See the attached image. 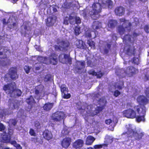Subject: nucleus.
Here are the masks:
<instances>
[{"mask_svg":"<svg viewBox=\"0 0 149 149\" xmlns=\"http://www.w3.org/2000/svg\"><path fill=\"white\" fill-rule=\"evenodd\" d=\"M113 7V2L111 0H105L101 4L99 3H94L92 6V9L89 11V14L93 19H97L99 17L102 8L111 9Z\"/></svg>","mask_w":149,"mask_h":149,"instance_id":"obj_1","label":"nucleus"},{"mask_svg":"<svg viewBox=\"0 0 149 149\" xmlns=\"http://www.w3.org/2000/svg\"><path fill=\"white\" fill-rule=\"evenodd\" d=\"M3 89L6 93L11 97H20L22 94L21 90L17 88L16 85L14 82L4 85Z\"/></svg>","mask_w":149,"mask_h":149,"instance_id":"obj_2","label":"nucleus"},{"mask_svg":"<svg viewBox=\"0 0 149 149\" xmlns=\"http://www.w3.org/2000/svg\"><path fill=\"white\" fill-rule=\"evenodd\" d=\"M56 43L59 45H56L54 46V49L56 51L66 52L70 48V43L67 40H61L60 39L58 38L56 39Z\"/></svg>","mask_w":149,"mask_h":149,"instance_id":"obj_3","label":"nucleus"},{"mask_svg":"<svg viewBox=\"0 0 149 149\" xmlns=\"http://www.w3.org/2000/svg\"><path fill=\"white\" fill-rule=\"evenodd\" d=\"M120 24L123 23L122 25H119L117 27V31L118 33L121 35H123L125 32V29L128 28H130L132 24L128 20H126L124 18L119 19Z\"/></svg>","mask_w":149,"mask_h":149,"instance_id":"obj_4","label":"nucleus"},{"mask_svg":"<svg viewBox=\"0 0 149 149\" xmlns=\"http://www.w3.org/2000/svg\"><path fill=\"white\" fill-rule=\"evenodd\" d=\"M134 108L139 114V116H137L136 115V117L135 118H136V121L139 123L141 121L144 122L145 117L146 114L145 107L137 105L134 107Z\"/></svg>","mask_w":149,"mask_h":149,"instance_id":"obj_5","label":"nucleus"},{"mask_svg":"<svg viewBox=\"0 0 149 149\" xmlns=\"http://www.w3.org/2000/svg\"><path fill=\"white\" fill-rule=\"evenodd\" d=\"M17 71L16 68L13 67L11 68L9 70L8 72L6 73L4 76L5 80L8 81L10 79V78L13 80H16L18 77Z\"/></svg>","mask_w":149,"mask_h":149,"instance_id":"obj_6","label":"nucleus"},{"mask_svg":"<svg viewBox=\"0 0 149 149\" xmlns=\"http://www.w3.org/2000/svg\"><path fill=\"white\" fill-rule=\"evenodd\" d=\"M65 117V115L63 112L56 111L52 114L51 119L54 122H58L64 119Z\"/></svg>","mask_w":149,"mask_h":149,"instance_id":"obj_7","label":"nucleus"},{"mask_svg":"<svg viewBox=\"0 0 149 149\" xmlns=\"http://www.w3.org/2000/svg\"><path fill=\"white\" fill-rule=\"evenodd\" d=\"M123 114L125 117L128 118L133 119L136 117V113L133 109L129 108L124 111Z\"/></svg>","mask_w":149,"mask_h":149,"instance_id":"obj_8","label":"nucleus"},{"mask_svg":"<svg viewBox=\"0 0 149 149\" xmlns=\"http://www.w3.org/2000/svg\"><path fill=\"white\" fill-rule=\"evenodd\" d=\"M57 17L55 15H52L48 17L45 19V24L48 27L53 26L56 23Z\"/></svg>","mask_w":149,"mask_h":149,"instance_id":"obj_9","label":"nucleus"},{"mask_svg":"<svg viewBox=\"0 0 149 149\" xmlns=\"http://www.w3.org/2000/svg\"><path fill=\"white\" fill-rule=\"evenodd\" d=\"M138 72L137 69L132 66L128 67L125 71V74L130 77L132 76Z\"/></svg>","mask_w":149,"mask_h":149,"instance_id":"obj_10","label":"nucleus"},{"mask_svg":"<svg viewBox=\"0 0 149 149\" xmlns=\"http://www.w3.org/2000/svg\"><path fill=\"white\" fill-rule=\"evenodd\" d=\"M58 54L55 52L51 53L49 57L50 63L52 65H56L58 63Z\"/></svg>","mask_w":149,"mask_h":149,"instance_id":"obj_11","label":"nucleus"},{"mask_svg":"<svg viewBox=\"0 0 149 149\" xmlns=\"http://www.w3.org/2000/svg\"><path fill=\"white\" fill-rule=\"evenodd\" d=\"M114 12L116 15L119 16H123L125 12V8L121 6H117L114 10Z\"/></svg>","mask_w":149,"mask_h":149,"instance_id":"obj_12","label":"nucleus"},{"mask_svg":"<svg viewBox=\"0 0 149 149\" xmlns=\"http://www.w3.org/2000/svg\"><path fill=\"white\" fill-rule=\"evenodd\" d=\"M90 106L86 104H84L82 105V107L78 109V110L80 111V113L81 114L83 115L86 113H88L89 112L91 113V112L90 111L89 108Z\"/></svg>","mask_w":149,"mask_h":149,"instance_id":"obj_13","label":"nucleus"},{"mask_svg":"<svg viewBox=\"0 0 149 149\" xmlns=\"http://www.w3.org/2000/svg\"><path fill=\"white\" fill-rule=\"evenodd\" d=\"M42 135L43 138L47 141L52 139L53 137L52 132L47 129L43 131L42 132Z\"/></svg>","mask_w":149,"mask_h":149,"instance_id":"obj_14","label":"nucleus"},{"mask_svg":"<svg viewBox=\"0 0 149 149\" xmlns=\"http://www.w3.org/2000/svg\"><path fill=\"white\" fill-rule=\"evenodd\" d=\"M136 49L134 46H129L126 50L125 54L130 56H134L136 53Z\"/></svg>","mask_w":149,"mask_h":149,"instance_id":"obj_15","label":"nucleus"},{"mask_svg":"<svg viewBox=\"0 0 149 149\" xmlns=\"http://www.w3.org/2000/svg\"><path fill=\"white\" fill-rule=\"evenodd\" d=\"M71 142V139L69 137H65L61 141L62 146L64 148L67 149L70 145Z\"/></svg>","mask_w":149,"mask_h":149,"instance_id":"obj_16","label":"nucleus"},{"mask_svg":"<svg viewBox=\"0 0 149 149\" xmlns=\"http://www.w3.org/2000/svg\"><path fill=\"white\" fill-rule=\"evenodd\" d=\"M137 101L140 104L143 105L142 107H144V105L146 104L148 102V99L143 95L139 96L137 98ZM141 106L142 107V106Z\"/></svg>","mask_w":149,"mask_h":149,"instance_id":"obj_17","label":"nucleus"},{"mask_svg":"<svg viewBox=\"0 0 149 149\" xmlns=\"http://www.w3.org/2000/svg\"><path fill=\"white\" fill-rule=\"evenodd\" d=\"M84 143V141L82 140L78 139L74 142L73 144V147L76 149H80L82 147Z\"/></svg>","mask_w":149,"mask_h":149,"instance_id":"obj_18","label":"nucleus"},{"mask_svg":"<svg viewBox=\"0 0 149 149\" xmlns=\"http://www.w3.org/2000/svg\"><path fill=\"white\" fill-rule=\"evenodd\" d=\"M44 86L42 84H40L35 86L34 93L37 95H39L44 91Z\"/></svg>","mask_w":149,"mask_h":149,"instance_id":"obj_19","label":"nucleus"},{"mask_svg":"<svg viewBox=\"0 0 149 149\" xmlns=\"http://www.w3.org/2000/svg\"><path fill=\"white\" fill-rule=\"evenodd\" d=\"M135 130L131 128H129L126 132H123V135H126L128 138H132L134 136Z\"/></svg>","mask_w":149,"mask_h":149,"instance_id":"obj_20","label":"nucleus"},{"mask_svg":"<svg viewBox=\"0 0 149 149\" xmlns=\"http://www.w3.org/2000/svg\"><path fill=\"white\" fill-rule=\"evenodd\" d=\"M91 27L94 31L100 29L102 28V23L99 21H95L93 22Z\"/></svg>","mask_w":149,"mask_h":149,"instance_id":"obj_21","label":"nucleus"},{"mask_svg":"<svg viewBox=\"0 0 149 149\" xmlns=\"http://www.w3.org/2000/svg\"><path fill=\"white\" fill-rule=\"evenodd\" d=\"M26 102L29 105H30L31 109L33 106V105L36 103V102L33 98V96L31 95L29 97L26 99Z\"/></svg>","mask_w":149,"mask_h":149,"instance_id":"obj_22","label":"nucleus"},{"mask_svg":"<svg viewBox=\"0 0 149 149\" xmlns=\"http://www.w3.org/2000/svg\"><path fill=\"white\" fill-rule=\"evenodd\" d=\"M144 133L143 132H138L137 131L135 130L134 137L135 140L139 141L141 140L143 136Z\"/></svg>","mask_w":149,"mask_h":149,"instance_id":"obj_23","label":"nucleus"},{"mask_svg":"<svg viewBox=\"0 0 149 149\" xmlns=\"http://www.w3.org/2000/svg\"><path fill=\"white\" fill-rule=\"evenodd\" d=\"M117 24V21L116 20L114 19L109 20L107 23L108 27L111 29L115 28Z\"/></svg>","mask_w":149,"mask_h":149,"instance_id":"obj_24","label":"nucleus"},{"mask_svg":"<svg viewBox=\"0 0 149 149\" xmlns=\"http://www.w3.org/2000/svg\"><path fill=\"white\" fill-rule=\"evenodd\" d=\"M95 140V138L91 135L88 136L86 138L85 144L86 145H91Z\"/></svg>","mask_w":149,"mask_h":149,"instance_id":"obj_25","label":"nucleus"},{"mask_svg":"<svg viewBox=\"0 0 149 149\" xmlns=\"http://www.w3.org/2000/svg\"><path fill=\"white\" fill-rule=\"evenodd\" d=\"M76 45L78 48L81 49H84L86 47L85 44L82 40H78Z\"/></svg>","mask_w":149,"mask_h":149,"instance_id":"obj_26","label":"nucleus"},{"mask_svg":"<svg viewBox=\"0 0 149 149\" xmlns=\"http://www.w3.org/2000/svg\"><path fill=\"white\" fill-rule=\"evenodd\" d=\"M9 100L10 102L9 104V108L12 110L16 109L17 106V103L15 100H12L10 99Z\"/></svg>","mask_w":149,"mask_h":149,"instance_id":"obj_27","label":"nucleus"},{"mask_svg":"<svg viewBox=\"0 0 149 149\" xmlns=\"http://www.w3.org/2000/svg\"><path fill=\"white\" fill-rule=\"evenodd\" d=\"M53 104L48 102L45 103L42 107L43 110L47 111L50 110L53 106Z\"/></svg>","mask_w":149,"mask_h":149,"instance_id":"obj_28","label":"nucleus"},{"mask_svg":"<svg viewBox=\"0 0 149 149\" xmlns=\"http://www.w3.org/2000/svg\"><path fill=\"white\" fill-rule=\"evenodd\" d=\"M103 109L102 107H97L96 108L94 111L91 112V115L92 116H93L99 113L100 111H102Z\"/></svg>","mask_w":149,"mask_h":149,"instance_id":"obj_29","label":"nucleus"},{"mask_svg":"<svg viewBox=\"0 0 149 149\" xmlns=\"http://www.w3.org/2000/svg\"><path fill=\"white\" fill-rule=\"evenodd\" d=\"M61 94L68 93L69 91L68 88L65 84H62L60 86Z\"/></svg>","mask_w":149,"mask_h":149,"instance_id":"obj_30","label":"nucleus"},{"mask_svg":"<svg viewBox=\"0 0 149 149\" xmlns=\"http://www.w3.org/2000/svg\"><path fill=\"white\" fill-rule=\"evenodd\" d=\"M68 20L70 24L74 25L75 24V17L70 15L68 17Z\"/></svg>","mask_w":149,"mask_h":149,"instance_id":"obj_31","label":"nucleus"},{"mask_svg":"<svg viewBox=\"0 0 149 149\" xmlns=\"http://www.w3.org/2000/svg\"><path fill=\"white\" fill-rule=\"evenodd\" d=\"M123 39L124 41H131V36L129 34L125 35L123 38Z\"/></svg>","mask_w":149,"mask_h":149,"instance_id":"obj_32","label":"nucleus"},{"mask_svg":"<svg viewBox=\"0 0 149 149\" xmlns=\"http://www.w3.org/2000/svg\"><path fill=\"white\" fill-rule=\"evenodd\" d=\"M74 34L76 36L78 35L80 33V27L76 26L74 29Z\"/></svg>","mask_w":149,"mask_h":149,"instance_id":"obj_33","label":"nucleus"},{"mask_svg":"<svg viewBox=\"0 0 149 149\" xmlns=\"http://www.w3.org/2000/svg\"><path fill=\"white\" fill-rule=\"evenodd\" d=\"M87 44L91 48L94 47H95V42L91 40H88L87 42Z\"/></svg>","mask_w":149,"mask_h":149,"instance_id":"obj_34","label":"nucleus"},{"mask_svg":"<svg viewBox=\"0 0 149 149\" xmlns=\"http://www.w3.org/2000/svg\"><path fill=\"white\" fill-rule=\"evenodd\" d=\"M105 123L107 125H109L111 123V125L113 124V125L115 126L116 125V124L117 123V121L115 123L113 121H112L111 119H108L106 120L105 121Z\"/></svg>","mask_w":149,"mask_h":149,"instance_id":"obj_35","label":"nucleus"},{"mask_svg":"<svg viewBox=\"0 0 149 149\" xmlns=\"http://www.w3.org/2000/svg\"><path fill=\"white\" fill-rule=\"evenodd\" d=\"M2 138L4 142L7 143L9 141V139L8 137V135L6 134L3 135Z\"/></svg>","mask_w":149,"mask_h":149,"instance_id":"obj_36","label":"nucleus"},{"mask_svg":"<svg viewBox=\"0 0 149 149\" xmlns=\"http://www.w3.org/2000/svg\"><path fill=\"white\" fill-rule=\"evenodd\" d=\"M132 63L138 65L139 63V59L137 58L133 57L132 59Z\"/></svg>","mask_w":149,"mask_h":149,"instance_id":"obj_37","label":"nucleus"},{"mask_svg":"<svg viewBox=\"0 0 149 149\" xmlns=\"http://www.w3.org/2000/svg\"><path fill=\"white\" fill-rule=\"evenodd\" d=\"M29 134L31 136H36V134L34 130L30 128L29 131Z\"/></svg>","mask_w":149,"mask_h":149,"instance_id":"obj_38","label":"nucleus"},{"mask_svg":"<svg viewBox=\"0 0 149 149\" xmlns=\"http://www.w3.org/2000/svg\"><path fill=\"white\" fill-rule=\"evenodd\" d=\"M66 93H64L62 94L63 96V98L65 99H68L71 97V95L70 93L66 94Z\"/></svg>","mask_w":149,"mask_h":149,"instance_id":"obj_39","label":"nucleus"},{"mask_svg":"<svg viewBox=\"0 0 149 149\" xmlns=\"http://www.w3.org/2000/svg\"><path fill=\"white\" fill-rule=\"evenodd\" d=\"M143 29L146 32L149 33V24L145 25Z\"/></svg>","mask_w":149,"mask_h":149,"instance_id":"obj_40","label":"nucleus"},{"mask_svg":"<svg viewBox=\"0 0 149 149\" xmlns=\"http://www.w3.org/2000/svg\"><path fill=\"white\" fill-rule=\"evenodd\" d=\"M88 73L89 74L93 76H96L97 75V72H96L94 70H90L88 72Z\"/></svg>","mask_w":149,"mask_h":149,"instance_id":"obj_41","label":"nucleus"},{"mask_svg":"<svg viewBox=\"0 0 149 149\" xmlns=\"http://www.w3.org/2000/svg\"><path fill=\"white\" fill-rule=\"evenodd\" d=\"M121 94L120 92L118 90H116L113 92V95L116 97H118Z\"/></svg>","mask_w":149,"mask_h":149,"instance_id":"obj_42","label":"nucleus"},{"mask_svg":"<svg viewBox=\"0 0 149 149\" xmlns=\"http://www.w3.org/2000/svg\"><path fill=\"white\" fill-rule=\"evenodd\" d=\"M75 24H80L81 23V20L79 17L77 16L75 17Z\"/></svg>","mask_w":149,"mask_h":149,"instance_id":"obj_43","label":"nucleus"},{"mask_svg":"<svg viewBox=\"0 0 149 149\" xmlns=\"http://www.w3.org/2000/svg\"><path fill=\"white\" fill-rule=\"evenodd\" d=\"M81 65L82 66L81 68L79 67L77 68V69L79 70H81L83 68H84L85 65V62L84 61H83L81 62Z\"/></svg>","mask_w":149,"mask_h":149,"instance_id":"obj_44","label":"nucleus"},{"mask_svg":"<svg viewBox=\"0 0 149 149\" xmlns=\"http://www.w3.org/2000/svg\"><path fill=\"white\" fill-rule=\"evenodd\" d=\"M51 79V76L49 74H47L45 77V79L46 81H50Z\"/></svg>","mask_w":149,"mask_h":149,"instance_id":"obj_45","label":"nucleus"},{"mask_svg":"<svg viewBox=\"0 0 149 149\" xmlns=\"http://www.w3.org/2000/svg\"><path fill=\"white\" fill-rule=\"evenodd\" d=\"M24 69L26 72L27 74H28L29 73L30 70V68L29 66L26 65L24 67Z\"/></svg>","mask_w":149,"mask_h":149,"instance_id":"obj_46","label":"nucleus"},{"mask_svg":"<svg viewBox=\"0 0 149 149\" xmlns=\"http://www.w3.org/2000/svg\"><path fill=\"white\" fill-rule=\"evenodd\" d=\"M102 148V144H97L93 146V148L95 149H100Z\"/></svg>","mask_w":149,"mask_h":149,"instance_id":"obj_47","label":"nucleus"},{"mask_svg":"<svg viewBox=\"0 0 149 149\" xmlns=\"http://www.w3.org/2000/svg\"><path fill=\"white\" fill-rule=\"evenodd\" d=\"M52 8L53 12L55 13L58 11L57 8H59V7L56 5H54L52 6Z\"/></svg>","mask_w":149,"mask_h":149,"instance_id":"obj_48","label":"nucleus"},{"mask_svg":"<svg viewBox=\"0 0 149 149\" xmlns=\"http://www.w3.org/2000/svg\"><path fill=\"white\" fill-rule=\"evenodd\" d=\"M145 93L146 96L149 98V87H148L146 88Z\"/></svg>","mask_w":149,"mask_h":149,"instance_id":"obj_49","label":"nucleus"},{"mask_svg":"<svg viewBox=\"0 0 149 149\" xmlns=\"http://www.w3.org/2000/svg\"><path fill=\"white\" fill-rule=\"evenodd\" d=\"M5 127L2 123H0V131L2 132L5 129Z\"/></svg>","mask_w":149,"mask_h":149,"instance_id":"obj_50","label":"nucleus"},{"mask_svg":"<svg viewBox=\"0 0 149 149\" xmlns=\"http://www.w3.org/2000/svg\"><path fill=\"white\" fill-rule=\"evenodd\" d=\"M86 63L88 66L92 67V61L90 60H88L86 61Z\"/></svg>","mask_w":149,"mask_h":149,"instance_id":"obj_51","label":"nucleus"},{"mask_svg":"<svg viewBox=\"0 0 149 149\" xmlns=\"http://www.w3.org/2000/svg\"><path fill=\"white\" fill-rule=\"evenodd\" d=\"M103 75V74L100 71L98 73H97V75L96 76H97V78H100Z\"/></svg>","mask_w":149,"mask_h":149,"instance_id":"obj_52","label":"nucleus"},{"mask_svg":"<svg viewBox=\"0 0 149 149\" xmlns=\"http://www.w3.org/2000/svg\"><path fill=\"white\" fill-rule=\"evenodd\" d=\"M10 143L11 144L13 145L15 147L18 144L17 143L16 141L15 140H13L11 141Z\"/></svg>","mask_w":149,"mask_h":149,"instance_id":"obj_53","label":"nucleus"},{"mask_svg":"<svg viewBox=\"0 0 149 149\" xmlns=\"http://www.w3.org/2000/svg\"><path fill=\"white\" fill-rule=\"evenodd\" d=\"M62 55H63L62 54H61L59 55V56H58L59 60L61 62H62V63H66V64L67 63L66 62L64 63V62H62V60L63 59V58H61L62 57Z\"/></svg>","mask_w":149,"mask_h":149,"instance_id":"obj_54","label":"nucleus"},{"mask_svg":"<svg viewBox=\"0 0 149 149\" xmlns=\"http://www.w3.org/2000/svg\"><path fill=\"white\" fill-rule=\"evenodd\" d=\"M31 141L34 142L36 143L38 141V138L37 137H32L31 138Z\"/></svg>","mask_w":149,"mask_h":149,"instance_id":"obj_55","label":"nucleus"},{"mask_svg":"<svg viewBox=\"0 0 149 149\" xmlns=\"http://www.w3.org/2000/svg\"><path fill=\"white\" fill-rule=\"evenodd\" d=\"M86 36L87 37L90 38L91 37V32H88L86 33Z\"/></svg>","mask_w":149,"mask_h":149,"instance_id":"obj_56","label":"nucleus"},{"mask_svg":"<svg viewBox=\"0 0 149 149\" xmlns=\"http://www.w3.org/2000/svg\"><path fill=\"white\" fill-rule=\"evenodd\" d=\"M67 62L70 65L72 63V58L71 57H70L67 59Z\"/></svg>","mask_w":149,"mask_h":149,"instance_id":"obj_57","label":"nucleus"},{"mask_svg":"<svg viewBox=\"0 0 149 149\" xmlns=\"http://www.w3.org/2000/svg\"><path fill=\"white\" fill-rule=\"evenodd\" d=\"M121 84L122 86H120L119 85H118L117 86V88L119 90H121L122 88V86H123L124 85V82L123 81L121 82Z\"/></svg>","mask_w":149,"mask_h":149,"instance_id":"obj_58","label":"nucleus"},{"mask_svg":"<svg viewBox=\"0 0 149 149\" xmlns=\"http://www.w3.org/2000/svg\"><path fill=\"white\" fill-rule=\"evenodd\" d=\"M68 19H65L63 21V24L66 25H68Z\"/></svg>","mask_w":149,"mask_h":149,"instance_id":"obj_59","label":"nucleus"},{"mask_svg":"<svg viewBox=\"0 0 149 149\" xmlns=\"http://www.w3.org/2000/svg\"><path fill=\"white\" fill-rule=\"evenodd\" d=\"M70 57V55L67 54H64V58L65 59H67Z\"/></svg>","mask_w":149,"mask_h":149,"instance_id":"obj_60","label":"nucleus"},{"mask_svg":"<svg viewBox=\"0 0 149 149\" xmlns=\"http://www.w3.org/2000/svg\"><path fill=\"white\" fill-rule=\"evenodd\" d=\"M5 61H1L0 62L1 64L3 66H6L7 65L6 63H4Z\"/></svg>","mask_w":149,"mask_h":149,"instance_id":"obj_61","label":"nucleus"},{"mask_svg":"<svg viewBox=\"0 0 149 149\" xmlns=\"http://www.w3.org/2000/svg\"><path fill=\"white\" fill-rule=\"evenodd\" d=\"M145 77L146 80H149V74H145Z\"/></svg>","mask_w":149,"mask_h":149,"instance_id":"obj_62","label":"nucleus"},{"mask_svg":"<svg viewBox=\"0 0 149 149\" xmlns=\"http://www.w3.org/2000/svg\"><path fill=\"white\" fill-rule=\"evenodd\" d=\"M109 49H107V48H105L104 49V52L105 54H107L109 52Z\"/></svg>","mask_w":149,"mask_h":149,"instance_id":"obj_63","label":"nucleus"},{"mask_svg":"<svg viewBox=\"0 0 149 149\" xmlns=\"http://www.w3.org/2000/svg\"><path fill=\"white\" fill-rule=\"evenodd\" d=\"M15 147L17 149H22V147L19 144H18Z\"/></svg>","mask_w":149,"mask_h":149,"instance_id":"obj_64","label":"nucleus"}]
</instances>
